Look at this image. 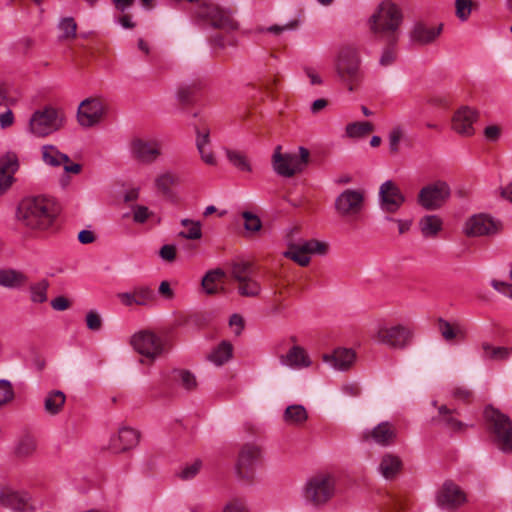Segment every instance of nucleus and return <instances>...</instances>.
I'll return each mask as SVG.
<instances>
[{
	"label": "nucleus",
	"instance_id": "1",
	"mask_svg": "<svg viewBox=\"0 0 512 512\" xmlns=\"http://www.w3.org/2000/svg\"><path fill=\"white\" fill-rule=\"evenodd\" d=\"M16 219L32 231L49 230L56 219L53 203L44 196H28L20 200L16 210Z\"/></svg>",
	"mask_w": 512,
	"mask_h": 512
},
{
	"label": "nucleus",
	"instance_id": "2",
	"mask_svg": "<svg viewBox=\"0 0 512 512\" xmlns=\"http://www.w3.org/2000/svg\"><path fill=\"white\" fill-rule=\"evenodd\" d=\"M402 23V10L390 0L382 1L368 20L370 31L390 45L397 43Z\"/></svg>",
	"mask_w": 512,
	"mask_h": 512
},
{
	"label": "nucleus",
	"instance_id": "3",
	"mask_svg": "<svg viewBox=\"0 0 512 512\" xmlns=\"http://www.w3.org/2000/svg\"><path fill=\"white\" fill-rule=\"evenodd\" d=\"M414 337V329L409 324L381 322L374 328L371 338L379 345L394 350L409 347Z\"/></svg>",
	"mask_w": 512,
	"mask_h": 512
},
{
	"label": "nucleus",
	"instance_id": "4",
	"mask_svg": "<svg viewBox=\"0 0 512 512\" xmlns=\"http://www.w3.org/2000/svg\"><path fill=\"white\" fill-rule=\"evenodd\" d=\"M335 477L327 472H320L311 476L302 489L304 501L315 508L327 504L335 495Z\"/></svg>",
	"mask_w": 512,
	"mask_h": 512
},
{
	"label": "nucleus",
	"instance_id": "5",
	"mask_svg": "<svg viewBox=\"0 0 512 512\" xmlns=\"http://www.w3.org/2000/svg\"><path fill=\"white\" fill-rule=\"evenodd\" d=\"M484 420L494 443L504 453L512 452V421L500 410L487 406L484 410Z\"/></svg>",
	"mask_w": 512,
	"mask_h": 512
},
{
	"label": "nucleus",
	"instance_id": "6",
	"mask_svg": "<svg viewBox=\"0 0 512 512\" xmlns=\"http://www.w3.org/2000/svg\"><path fill=\"white\" fill-rule=\"evenodd\" d=\"M194 21L197 25L210 26L216 29L233 31L238 29V23L232 17L229 9L221 8L214 3H203L194 11Z\"/></svg>",
	"mask_w": 512,
	"mask_h": 512
},
{
	"label": "nucleus",
	"instance_id": "7",
	"mask_svg": "<svg viewBox=\"0 0 512 512\" xmlns=\"http://www.w3.org/2000/svg\"><path fill=\"white\" fill-rule=\"evenodd\" d=\"M361 59L358 50L353 46H343L335 58V70L339 78L352 91L361 79Z\"/></svg>",
	"mask_w": 512,
	"mask_h": 512
},
{
	"label": "nucleus",
	"instance_id": "8",
	"mask_svg": "<svg viewBox=\"0 0 512 512\" xmlns=\"http://www.w3.org/2000/svg\"><path fill=\"white\" fill-rule=\"evenodd\" d=\"M310 152L305 147H299V155L283 153L282 146L275 147L271 163L274 172L282 177H293L302 172L308 164Z\"/></svg>",
	"mask_w": 512,
	"mask_h": 512
},
{
	"label": "nucleus",
	"instance_id": "9",
	"mask_svg": "<svg viewBox=\"0 0 512 512\" xmlns=\"http://www.w3.org/2000/svg\"><path fill=\"white\" fill-rule=\"evenodd\" d=\"M366 206V191L362 188H348L342 191L334 202L336 213L342 218L358 219Z\"/></svg>",
	"mask_w": 512,
	"mask_h": 512
},
{
	"label": "nucleus",
	"instance_id": "10",
	"mask_svg": "<svg viewBox=\"0 0 512 512\" xmlns=\"http://www.w3.org/2000/svg\"><path fill=\"white\" fill-rule=\"evenodd\" d=\"M132 159L141 164H152L161 156V143L156 139L133 138L129 143Z\"/></svg>",
	"mask_w": 512,
	"mask_h": 512
},
{
	"label": "nucleus",
	"instance_id": "11",
	"mask_svg": "<svg viewBox=\"0 0 512 512\" xmlns=\"http://www.w3.org/2000/svg\"><path fill=\"white\" fill-rule=\"evenodd\" d=\"M450 193V187L446 182L437 181L423 187L417 201L426 210H436L449 199Z\"/></svg>",
	"mask_w": 512,
	"mask_h": 512
},
{
	"label": "nucleus",
	"instance_id": "12",
	"mask_svg": "<svg viewBox=\"0 0 512 512\" xmlns=\"http://www.w3.org/2000/svg\"><path fill=\"white\" fill-rule=\"evenodd\" d=\"M59 128L57 111L51 107L34 112L29 122L30 132L39 137L47 136Z\"/></svg>",
	"mask_w": 512,
	"mask_h": 512
},
{
	"label": "nucleus",
	"instance_id": "13",
	"mask_svg": "<svg viewBox=\"0 0 512 512\" xmlns=\"http://www.w3.org/2000/svg\"><path fill=\"white\" fill-rule=\"evenodd\" d=\"M328 245L324 242L312 239L298 244H292L284 256L295 261L300 266H307L310 262V254L324 255Z\"/></svg>",
	"mask_w": 512,
	"mask_h": 512
},
{
	"label": "nucleus",
	"instance_id": "14",
	"mask_svg": "<svg viewBox=\"0 0 512 512\" xmlns=\"http://www.w3.org/2000/svg\"><path fill=\"white\" fill-rule=\"evenodd\" d=\"M131 345L149 360H154L164 349L162 339L150 331H141L133 335Z\"/></svg>",
	"mask_w": 512,
	"mask_h": 512
},
{
	"label": "nucleus",
	"instance_id": "15",
	"mask_svg": "<svg viewBox=\"0 0 512 512\" xmlns=\"http://www.w3.org/2000/svg\"><path fill=\"white\" fill-rule=\"evenodd\" d=\"M105 106L99 98L83 100L77 112L78 122L83 127H92L98 124L104 115Z\"/></svg>",
	"mask_w": 512,
	"mask_h": 512
},
{
	"label": "nucleus",
	"instance_id": "16",
	"mask_svg": "<svg viewBox=\"0 0 512 512\" xmlns=\"http://www.w3.org/2000/svg\"><path fill=\"white\" fill-rule=\"evenodd\" d=\"M405 202V196L400 188L391 180L385 181L379 188V203L383 211L397 212Z\"/></svg>",
	"mask_w": 512,
	"mask_h": 512
},
{
	"label": "nucleus",
	"instance_id": "17",
	"mask_svg": "<svg viewBox=\"0 0 512 512\" xmlns=\"http://www.w3.org/2000/svg\"><path fill=\"white\" fill-rule=\"evenodd\" d=\"M500 229V223L486 214L471 216L465 223L464 232L470 237L489 236L496 234Z\"/></svg>",
	"mask_w": 512,
	"mask_h": 512
},
{
	"label": "nucleus",
	"instance_id": "18",
	"mask_svg": "<svg viewBox=\"0 0 512 512\" xmlns=\"http://www.w3.org/2000/svg\"><path fill=\"white\" fill-rule=\"evenodd\" d=\"M397 428L394 424L384 421L372 429L365 430L362 438L365 441H372L380 446H390L396 442Z\"/></svg>",
	"mask_w": 512,
	"mask_h": 512
},
{
	"label": "nucleus",
	"instance_id": "19",
	"mask_svg": "<svg viewBox=\"0 0 512 512\" xmlns=\"http://www.w3.org/2000/svg\"><path fill=\"white\" fill-rule=\"evenodd\" d=\"M29 501V495L13 489L10 485H0V505L15 512H23Z\"/></svg>",
	"mask_w": 512,
	"mask_h": 512
},
{
	"label": "nucleus",
	"instance_id": "20",
	"mask_svg": "<svg viewBox=\"0 0 512 512\" xmlns=\"http://www.w3.org/2000/svg\"><path fill=\"white\" fill-rule=\"evenodd\" d=\"M477 112L464 106L458 109L452 118V129L460 135L471 136L474 134L473 124L477 120Z\"/></svg>",
	"mask_w": 512,
	"mask_h": 512
},
{
	"label": "nucleus",
	"instance_id": "21",
	"mask_svg": "<svg viewBox=\"0 0 512 512\" xmlns=\"http://www.w3.org/2000/svg\"><path fill=\"white\" fill-rule=\"evenodd\" d=\"M260 449L255 445H244L239 453L236 469L242 478H249L251 472L260 458Z\"/></svg>",
	"mask_w": 512,
	"mask_h": 512
},
{
	"label": "nucleus",
	"instance_id": "22",
	"mask_svg": "<svg viewBox=\"0 0 512 512\" xmlns=\"http://www.w3.org/2000/svg\"><path fill=\"white\" fill-rule=\"evenodd\" d=\"M465 501L464 492L452 482H445L437 496L438 505L447 509L458 507Z\"/></svg>",
	"mask_w": 512,
	"mask_h": 512
},
{
	"label": "nucleus",
	"instance_id": "23",
	"mask_svg": "<svg viewBox=\"0 0 512 512\" xmlns=\"http://www.w3.org/2000/svg\"><path fill=\"white\" fill-rule=\"evenodd\" d=\"M19 168L17 156L8 153L0 160V194L5 193L14 181V174Z\"/></svg>",
	"mask_w": 512,
	"mask_h": 512
},
{
	"label": "nucleus",
	"instance_id": "24",
	"mask_svg": "<svg viewBox=\"0 0 512 512\" xmlns=\"http://www.w3.org/2000/svg\"><path fill=\"white\" fill-rule=\"evenodd\" d=\"M356 358L352 349L337 348L331 354H324L322 359L337 370H346L351 367Z\"/></svg>",
	"mask_w": 512,
	"mask_h": 512
},
{
	"label": "nucleus",
	"instance_id": "25",
	"mask_svg": "<svg viewBox=\"0 0 512 512\" xmlns=\"http://www.w3.org/2000/svg\"><path fill=\"white\" fill-rule=\"evenodd\" d=\"M280 362L293 369L307 368L312 364L306 350L298 345L291 347L287 354L281 355Z\"/></svg>",
	"mask_w": 512,
	"mask_h": 512
},
{
	"label": "nucleus",
	"instance_id": "26",
	"mask_svg": "<svg viewBox=\"0 0 512 512\" xmlns=\"http://www.w3.org/2000/svg\"><path fill=\"white\" fill-rule=\"evenodd\" d=\"M139 441L138 431L132 428H121L118 435L111 440V447L116 452L126 451L135 447Z\"/></svg>",
	"mask_w": 512,
	"mask_h": 512
},
{
	"label": "nucleus",
	"instance_id": "27",
	"mask_svg": "<svg viewBox=\"0 0 512 512\" xmlns=\"http://www.w3.org/2000/svg\"><path fill=\"white\" fill-rule=\"evenodd\" d=\"M442 25L438 27L428 26L425 23H416L411 31V40L419 44L433 42L441 33Z\"/></svg>",
	"mask_w": 512,
	"mask_h": 512
},
{
	"label": "nucleus",
	"instance_id": "28",
	"mask_svg": "<svg viewBox=\"0 0 512 512\" xmlns=\"http://www.w3.org/2000/svg\"><path fill=\"white\" fill-rule=\"evenodd\" d=\"M438 330L447 342L464 341L467 337L466 329L458 322L450 323L447 320L439 319Z\"/></svg>",
	"mask_w": 512,
	"mask_h": 512
},
{
	"label": "nucleus",
	"instance_id": "29",
	"mask_svg": "<svg viewBox=\"0 0 512 512\" xmlns=\"http://www.w3.org/2000/svg\"><path fill=\"white\" fill-rule=\"evenodd\" d=\"M402 469L401 459L394 454L386 453L379 463V472L385 479H394Z\"/></svg>",
	"mask_w": 512,
	"mask_h": 512
},
{
	"label": "nucleus",
	"instance_id": "30",
	"mask_svg": "<svg viewBox=\"0 0 512 512\" xmlns=\"http://www.w3.org/2000/svg\"><path fill=\"white\" fill-rule=\"evenodd\" d=\"M180 182V175L170 170L160 173L155 178V186L157 190L165 196H170L172 194V188L178 186Z\"/></svg>",
	"mask_w": 512,
	"mask_h": 512
},
{
	"label": "nucleus",
	"instance_id": "31",
	"mask_svg": "<svg viewBox=\"0 0 512 512\" xmlns=\"http://www.w3.org/2000/svg\"><path fill=\"white\" fill-rule=\"evenodd\" d=\"M226 273L221 268L209 270L202 278L201 286L206 294L214 295L219 292L218 284L224 279Z\"/></svg>",
	"mask_w": 512,
	"mask_h": 512
},
{
	"label": "nucleus",
	"instance_id": "32",
	"mask_svg": "<svg viewBox=\"0 0 512 512\" xmlns=\"http://www.w3.org/2000/svg\"><path fill=\"white\" fill-rule=\"evenodd\" d=\"M65 402L66 396L62 391L52 390L44 398L45 412L52 416L57 415L63 410Z\"/></svg>",
	"mask_w": 512,
	"mask_h": 512
},
{
	"label": "nucleus",
	"instance_id": "33",
	"mask_svg": "<svg viewBox=\"0 0 512 512\" xmlns=\"http://www.w3.org/2000/svg\"><path fill=\"white\" fill-rule=\"evenodd\" d=\"M37 443L30 435L21 436L15 443L13 453L19 459H26L34 455Z\"/></svg>",
	"mask_w": 512,
	"mask_h": 512
},
{
	"label": "nucleus",
	"instance_id": "34",
	"mask_svg": "<svg viewBox=\"0 0 512 512\" xmlns=\"http://www.w3.org/2000/svg\"><path fill=\"white\" fill-rule=\"evenodd\" d=\"M442 225L443 222L437 215H425L419 220V228L425 238L436 237Z\"/></svg>",
	"mask_w": 512,
	"mask_h": 512
},
{
	"label": "nucleus",
	"instance_id": "35",
	"mask_svg": "<svg viewBox=\"0 0 512 512\" xmlns=\"http://www.w3.org/2000/svg\"><path fill=\"white\" fill-rule=\"evenodd\" d=\"M233 356V345L228 341H222L208 355L209 361L216 366H221L228 362Z\"/></svg>",
	"mask_w": 512,
	"mask_h": 512
},
{
	"label": "nucleus",
	"instance_id": "36",
	"mask_svg": "<svg viewBox=\"0 0 512 512\" xmlns=\"http://www.w3.org/2000/svg\"><path fill=\"white\" fill-rule=\"evenodd\" d=\"M41 152L42 160L49 166L58 167L62 165V163L69 162V156L67 154L61 153L57 147L53 145H44L41 149Z\"/></svg>",
	"mask_w": 512,
	"mask_h": 512
},
{
	"label": "nucleus",
	"instance_id": "37",
	"mask_svg": "<svg viewBox=\"0 0 512 512\" xmlns=\"http://www.w3.org/2000/svg\"><path fill=\"white\" fill-rule=\"evenodd\" d=\"M25 281V275L19 271L12 269L0 270V285L3 287L18 288L22 286Z\"/></svg>",
	"mask_w": 512,
	"mask_h": 512
},
{
	"label": "nucleus",
	"instance_id": "38",
	"mask_svg": "<svg viewBox=\"0 0 512 512\" xmlns=\"http://www.w3.org/2000/svg\"><path fill=\"white\" fill-rule=\"evenodd\" d=\"M308 418L307 411L302 405H290L286 408L283 419L289 425H301Z\"/></svg>",
	"mask_w": 512,
	"mask_h": 512
},
{
	"label": "nucleus",
	"instance_id": "39",
	"mask_svg": "<svg viewBox=\"0 0 512 512\" xmlns=\"http://www.w3.org/2000/svg\"><path fill=\"white\" fill-rule=\"evenodd\" d=\"M226 157L229 162L242 172H252V166L245 153L238 150H226Z\"/></svg>",
	"mask_w": 512,
	"mask_h": 512
},
{
	"label": "nucleus",
	"instance_id": "40",
	"mask_svg": "<svg viewBox=\"0 0 512 512\" xmlns=\"http://www.w3.org/2000/svg\"><path fill=\"white\" fill-rule=\"evenodd\" d=\"M181 225L185 228L178 236L188 240H198L202 237L201 223L190 219H182Z\"/></svg>",
	"mask_w": 512,
	"mask_h": 512
},
{
	"label": "nucleus",
	"instance_id": "41",
	"mask_svg": "<svg viewBox=\"0 0 512 512\" xmlns=\"http://www.w3.org/2000/svg\"><path fill=\"white\" fill-rule=\"evenodd\" d=\"M481 348L483 350V358L489 360H504L507 359L512 353V349L505 347H495L487 342L482 343Z\"/></svg>",
	"mask_w": 512,
	"mask_h": 512
},
{
	"label": "nucleus",
	"instance_id": "42",
	"mask_svg": "<svg viewBox=\"0 0 512 512\" xmlns=\"http://www.w3.org/2000/svg\"><path fill=\"white\" fill-rule=\"evenodd\" d=\"M439 414L441 417V421L446 425V427L452 431H462L465 429L466 425L460 420L454 417V411L448 409L446 406L442 405L439 407Z\"/></svg>",
	"mask_w": 512,
	"mask_h": 512
},
{
	"label": "nucleus",
	"instance_id": "43",
	"mask_svg": "<svg viewBox=\"0 0 512 512\" xmlns=\"http://www.w3.org/2000/svg\"><path fill=\"white\" fill-rule=\"evenodd\" d=\"M374 130L372 123L364 122H353L346 126V135L350 138H361Z\"/></svg>",
	"mask_w": 512,
	"mask_h": 512
},
{
	"label": "nucleus",
	"instance_id": "44",
	"mask_svg": "<svg viewBox=\"0 0 512 512\" xmlns=\"http://www.w3.org/2000/svg\"><path fill=\"white\" fill-rule=\"evenodd\" d=\"M49 282L47 280H41L30 286V299L33 303H44L47 301V290Z\"/></svg>",
	"mask_w": 512,
	"mask_h": 512
},
{
	"label": "nucleus",
	"instance_id": "45",
	"mask_svg": "<svg viewBox=\"0 0 512 512\" xmlns=\"http://www.w3.org/2000/svg\"><path fill=\"white\" fill-rule=\"evenodd\" d=\"M231 275L238 283L252 276V266L250 262L240 261L232 265Z\"/></svg>",
	"mask_w": 512,
	"mask_h": 512
},
{
	"label": "nucleus",
	"instance_id": "46",
	"mask_svg": "<svg viewBox=\"0 0 512 512\" xmlns=\"http://www.w3.org/2000/svg\"><path fill=\"white\" fill-rule=\"evenodd\" d=\"M238 292L241 296L256 297L261 292L260 284L252 276L238 283Z\"/></svg>",
	"mask_w": 512,
	"mask_h": 512
},
{
	"label": "nucleus",
	"instance_id": "47",
	"mask_svg": "<svg viewBox=\"0 0 512 512\" xmlns=\"http://www.w3.org/2000/svg\"><path fill=\"white\" fill-rule=\"evenodd\" d=\"M405 135L404 128L401 125L394 126L388 135L390 152L396 154L399 152L400 142Z\"/></svg>",
	"mask_w": 512,
	"mask_h": 512
},
{
	"label": "nucleus",
	"instance_id": "48",
	"mask_svg": "<svg viewBox=\"0 0 512 512\" xmlns=\"http://www.w3.org/2000/svg\"><path fill=\"white\" fill-rule=\"evenodd\" d=\"M137 305L145 306L150 304L155 299L154 291L150 287L142 286L133 290Z\"/></svg>",
	"mask_w": 512,
	"mask_h": 512
},
{
	"label": "nucleus",
	"instance_id": "49",
	"mask_svg": "<svg viewBox=\"0 0 512 512\" xmlns=\"http://www.w3.org/2000/svg\"><path fill=\"white\" fill-rule=\"evenodd\" d=\"M59 29L62 32V38L73 39L76 37L77 23L74 18H63L59 23Z\"/></svg>",
	"mask_w": 512,
	"mask_h": 512
},
{
	"label": "nucleus",
	"instance_id": "50",
	"mask_svg": "<svg viewBox=\"0 0 512 512\" xmlns=\"http://www.w3.org/2000/svg\"><path fill=\"white\" fill-rule=\"evenodd\" d=\"M473 1L472 0H456L455 8H456V16L461 21H466L472 11Z\"/></svg>",
	"mask_w": 512,
	"mask_h": 512
},
{
	"label": "nucleus",
	"instance_id": "51",
	"mask_svg": "<svg viewBox=\"0 0 512 512\" xmlns=\"http://www.w3.org/2000/svg\"><path fill=\"white\" fill-rule=\"evenodd\" d=\"M242 216L245 221L244 227L247 231L257 232L261 229L262 224L258 216L254 215L251 212H244Z\"/></svg>",
	"mask_w": 512,
	"mask_h": 512
},
{
	"label": "nucleus",
	"instance_id": "52",
	"mask_svg": "<svg viewBox=\"0 0 512 512\" xmlns=\"http://www.w3.org/2000/svg\"><path fill=\"white\" fill-rule=\"evenodd\" d=\"M14 397L12 385L7 380H0V406L10 402Z\"/></svg>",
	"mask_w": 512,
	"mask_h": 512
},
{
	"label": "nucleus",
	"instance_id": "53",
	"mask_svg": "<svg viewBox=\"0 0 512 512\" xmlns=\"http://www.w3.org/2000/svg\"><path fill=\"white\" fill-rule=\"evenodd\" d=\"M222 512H249V509L242 499L232 498L223 506Z\"/></svg>",
	"mask_w": 512,
	"mask_h": 512
},
{
	"label": "nucleus",
	"instance_id": "54",
	"mask_svg": "<svg viewBox=\"0 0 512 512\" xmlns=\"http://www.w3.org/2000/svg\"><path fill=\"white\" fill-rule=\"evenodd\" d=\"M133 211V221L135 223H145L153 213L148 209V207L143 205H136L132 208Z\"/></svg>",
	"mask_w": 512,
	"mask_h": 512
},
{
	"label": "nucleus",
	"instance_id": "55",
	"mask_svg": "<svg viewBox=\"0 0 512 512\" xmlns=\"http://www.w3.org/2000/svg\"><path fill=\"white\" fill-rule=\"evenodd\" d=\"M201 466V461L195 460L192 464L187 465L179 472V477L182 480H190L199 473Z\"/></svg>",
	"mask_w": 512,
	"mask_h": 512
},
{
	"label": "nucleus",
	"instance_id": "56",
	"mask_svg": "<svg viewBox=\"0 0 512 512\" xmlns=\"http://www.w3.org/2000/svg\"><path fill=\"white\" fill-rule=\"evenodd\" d=\"M85 320L88 329L92 331H98L102 327V319L100 315L94 310H91L86 314Z\"/></svg>",
	"mask_w": 512,
	"mask_h": 512
},
{
	"label": "nucleus",
	"instance_id": "57",
	"mask_svg": "<svg viewBox=\"0 0 512 512\" xmlns=\"http://www.w3.org/2000/svg\"><path fill=\"white\" fill-rule=\"evenodd\" d=\"M298 20H292L285 25H272L266 29L267 32L279 35L284 31L294 30L298 27Z\"/></svg>",
	"mask_w": 512,
	"mask_h": 512
},
{
	"label": "nucleus",
	"instance_id": "58",
	"mask_svg": "<svg viewBox=\"0 0 512 512\" xmlns=\"http://www.w3.org/2000/svg\"><path fill=\"white\" fill-rule=\"evenodd\" d=\"M182 386L187 390H192L196 387L197 382L195 376L189 371H181L179 373Z\"/></svg>",
	"mask_w": 512,
	"mask_h": 512
},
{
	"label": "nucleus",
	"instance_id": "59",
	"mask_svg": "<svg viewBox=\"0 0 512 512\" xmlns=\"http://www.w3.org/2000/svg\"><path fill=\"white\" fill-rule=\"evenodd\" d=\"M396 59V51L392 47H387L383 50L382 55L380 57V65L387 67L394 63Z\"/></svg>",
	"mask_w": 512,
	"mask_h": 512
},
{
	"label": "nucleus",
	"instance_id": "60",
	"mask_svg": "<svg viewBox=\"0 0 512 512\" xmlns=\"http://www.w3.org/2000/svg\"><path fill=\"white\" fill-rule=\"evenodd\" d=\"M160 257L168 262H172L176 258V247L174 245H164L159 251Z\"/></svg>",
	"mask_w": 512,
	"mask_h": 512
},
{
	"label": "nucleus",
	"instance_id": "61",
	"mask_svg": "<svg viewBox=\"0 0 512 512\" xmlns=\"http://www.w3.org/2000/svg\"><path fill=\"white\" fill-rule=\"evenodd\" d=\"M229 325L236 335H240L244 328V320L240 315L233 314L230 317Z\"/></svg>",
	"mask_w": 512,
	"mask_h": 512
},
{
	"label": "nucleus",
	"instance_id": "62",
	"mask_svg": "<svg viewBox=\"0 0 512 512\" xmlns=\"http://www.w3.org/2000/svg\"><path fill=\"white\" fill-rule=\"evenodd\" d=\"M51 306L56 311H64L70 307V302L63 296H58L51 301Z\"/></svg>",
	"mask_w": 512,
	"mask_h": 512
},
{
	"label": "nucleus",
	"instance_id": "63",
	"mask_svg": "<svg viewBox=\"0 0 512 512\" xmlns=\"http://www.w3.org/2000/svg\"><path fill=\"white\" fill-rule=\"evenodd\" d=\"M500 134L501 129L496 125L487 126L484 130V136L488 141H497Z\"/></svg>",
	"mask_w": 512,
	"mask_h": 512
},
{
	"label": "nucleus",
	"instance_id": "64",
	"mask_svg": "<svg viewBox=\"0 0 512 512\" xmlns=\"http://www.w3.org/2000/svg\"><path fill=\"white\" fill-rule=\"evenodd\" d=\"M117 298L124 306L137 305L133 291L118 293Z\"/></svg>",
	"mask_w": 512,
	"mask_h": 512
}]
</instances>
